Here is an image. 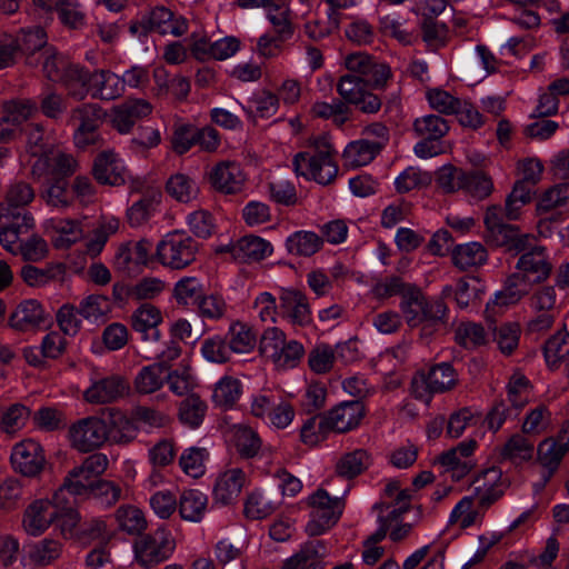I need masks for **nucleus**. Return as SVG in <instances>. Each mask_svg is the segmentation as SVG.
<instances>
[{"label":"nucleus","instance_id":"nucleus-58","mask_svg":"<svg viewBox=\"0 0 569 569\" xmlns=\"http://www.w3.org/2000/svg\"><path fill=\"white\" fill-rule=\"evenodd\" d=\"M229 348L233 353H248L256 346V336L252 330L241 322H233L228 331Z\"/></svg>","mask_w":569,"mask_h":569},{"label":"nucleus","instance_id":"nucleus-40","mask_svg":"<svg viewBox=\"0 0 569 569\" xmlns=\"http://www.w3.org/2000/svg\"><path fill=\"white\" fill-rule=\"evenodd\" d=\"M487 261V250L479 242L459 244L452 250V262L460 270L482 266Z\"/></svg>","mask_w":569,"mask_h":569},{"label":"nucleus","instance_id":"nucleus-48","mask_svg":"<svg viewBox=\"0 0 569 569\" xmlns=\"http://www.w3.org/2000/svg\"><path fill=\"white\" fill-rule=\"evenodd\" d=\"M54 12L60 23L68 29L79 30L86 26L87 14L78 0H60Z\"/></svg>","mask_w":569,"mask_h":569},{"label":"nucleus","instance_id":"nucleus-59","mask_svg":"<svg viewBox=\"0 0 569 569\" xmlns=\"http://www.w3.org/2000/svg\"><path fill=\"white\" fill-rule=\"evenodd\" d=\"M200 351L207 361L218 365L230 361L232 355L227 340L219 335L206 338L201 342Z\"/></svg>","mask_w":569,"mask_h":569},{"label":"nucleus","instance_id":"nucleus-29","mask_svg":"<svg viewBox=\"0 0 569 569\" xmlns=\"http://www.w3.org/2000/svg\"><path fill=\"white\" fill-rule=\"evenodd\" d=\"M182 347L179 340L169 338L161 341L157 338L156 341L151 340L149 343L141 345V353L147 360H157L156 363L162 366V369L168 371L170 363L178 359L181 355Z\"/></svg>","mask_w":569,"mask_h":569},{"label":"nucleus","instance_id":"nucleus-22","mask_svg":"<svg viewBox=\"0 0 569 569\" xmlns=\"http://www.w3.org/2000/svg\"><path fill=\"white\" fill-rule=\"evenodd\" d=\"M161 321V311L150 303L141 305L131 316V327L141 335L142 343H149L151 340L156 341L157 338H161L158 329Z\"/></svg>","mask_w":569,"mask_h":569},{"label":"nucleus","instance_id":"nucleus-54","mask_svg":"<svg viewBox=\"0 0 569 569\" xmlns=\"http://www.w3.org/2000/svg\"><path fill=\"white\" fill-rule=\"evenodd\" d=\"M203 295V286L196 277H182L173 288V297L182 306L197 305Z\"/></svg>","mask_w":569,"mask_h":569},{"label":"nucleus","instance_id":"nucleus-8","mask_svg":"<svg viewBox=\"0 0 569 569\" xmlns=\"http://www.w3.org/2000/svg\"><path fill=\"white\" fill-rule=\"evenodd\" d=\"M10 461L14 471L24 477H37L46 466V456L38 441L24 439L13 446Z\"/></svg>","mask_w":569,"mask_h":569},{"label":"nucleus","instance_id":"nucleus-30","mask_svg":"<svg viewBox=\"0 0 569 569\" xmlns=\"http://www.w3.org/2000/svg\"><path fill=\"white\" fill-rule=\"evenodd\" d=\"M322 247V237L309 230L295 231L284 241L287 252L298 258L312 257L319 252Z\"/></svg>","mask_w":569,"mask_h":569},{"label":"nucleus","instance_id":"nucleus-62","mask_svg":"<svg viewBox=\"0 0 569 569\" xmlns=\"http://www.w3.org/2000/svg\"><path fill=\"white\" fill-rule=\"evenodd\" d=\"M278 507V502L271 500L262 491L251 492L244 503V515L250 519H263L270 516Z\"/></svg>","mask_w":569,"mask_h":569},{"label":"nucleus","instance_id":"nucleus-37","mask_svg":"<svg viewBox=\"0 0 569 569\" xmlns=\"http://www.w3.org/2000/svg\"><path fill=\"white\" fill-rule=\"evenodd\" d=\"M64 273V267L61 263H48L42 268L33 264H24L20 270L22 280L33 288H42L56 281Z\"/></svg>","mask_w":569,"mask_h":569},{"label":"nucleus","instance_id":"nucleus-61","mask_svg":"<svg viewBox=\"0 0 569 569\" xmlns=\"http://www.w3.org/2000/svg\"><path fill=\"white\" fill-rule=\"evenodd\" d=\"M467 171L452 164H445L436 172V183L445 193L462 190Z\"/></svg>","mask_w":569,"mask_h":569},{"label":"nucleus","instance_id":"nucleus-2","mask_svg":"<svg viewBox=\"0 0 569 569\" xmlns=\"http://www.w3.org/2000/svg\"><path fill=\"white\" fill-rule=\"evenodd\" d=\"M198 252V242L184 231L168 232L157 244L158 261L172 270L190 266Z\"/></svg>","mask_w":569,"mask_h":569},{"label":"nucleus","instance_id":"nucleus-32","mask_svg":"<svg viewBox=\"0 0 569 569\" xmlns=\"http://www.w3.org/2000/svg\"><path fill=\"white\" fill-rule=\"evenodd\" d=\"M382 150V143H375L368 139L351 141L343 150L345 166L358 168L369 164Z\"/></svg>","mask_w":569,"mask_h":569},{"label":"nucleus","instance_id":"nucleus-25","mask_svg":"<svg viewBox=\"0 0 569 569\" xmlns=\"http://www.w3.org/2000/svg\"><path fill=\"white\" fill-rule=\"evenodd\" d=\"M535 283L519 271L507 277L503 288L496 292L492 303L499 307H509L527 297Z\"/></svg>","mask_w":569,"mask_h":569},{"label":"nucleus","instance_id":"nucleus-55","mask_svg":"<svg viewBox=\"0 0 569 569\" xmlns=\"http://www.w3.org/2000/svg\"><path fill=\"white\" fill-rule=\"evenodd\" d=\"M38 111L51 120H59L68 109L67 98L53 89L44 90L38 98Z\"/></svg>","mask_w":569,"mask_h":569},{"label":"nucleus","instance_id":"nucleus-36","mask_svg":"<svg viewBox=\"0 0 569 569\" xmlns=\"http://www.w3.org/2000/svg\"><path fill=\"white\" fill-rule=\"evenodd\" d=\"M43 316L40 302L34 299L24 300L10 316V325L17 330L27 331L39 326L43 321Z\"/></svg>","mask_w":569,"mask_h":569},{"label":"nucleus","instance_id":"nucleus-14","mask_svg":"<svg viewBox=\"0 0 569 569\" xmlns=\"http://www.w3.org/2000/svg\"><path fill=\"white\" fill-rule=\"evenodd\" d=\"M153 246L148 239L128 242L118 249L114 266L119 271L133 274L146 266L151 257Z\"/></svg>","mask_w":569,"mask_h":569},{"label":"nucleus","instance_id":"nucleus-3","mask_svg":"<svg viewBox=\"0 0 569 569\" xmlns=\"http://www.w3.org/2000/svg\"><path fill=\"white\" fill-rule=\"evenodd\" d=\"M458 375L449 362L432 366L428 371H418L411 380L412 396L429 403L432 396L443 393L456 387Z\"/></svg>","mask_w":569,"mask_h":569},{"label":"nucleus","instance_id":"nucleus-4","mask_svg":"<svg viewBox=\"0 0 569 569\" xmlns=\"http://www.w3.org/2000/svg\"><path fill=\"white\" fill-rule=\"evenodd\" d=\"M174 549L176 541L171 531L163 525L150 533L140 536L133 545L134 559L144 568H151L168 560Z\"/></svg>","mask_w":569,"mask_h":569},{"label":"nucleus","instance_id":"nucleus-43","mask_svg":"<svg viewBox=\"0 0 569 569\" xmlns=\"http://www.w3.org/2000/svg\"><path fill=\"white\" fill-rule=\"evenodd\" d=\"M161 194L157 190H148L142 197L132 203L127 211V218L131 227H139L147 222L156 207L160 202Z\"/></svg>","mask_w":569,"mask_h":569},{"label":"nucleus","instance_id":"nucleus-52","mask_svg":"<svg viewBox=\"0 0 569 569\" xmlns=\"http://www.w3.org/2000/svg\"><path fill=\"white\" fill-rule=\"evenodd\" d=\"M233 438L236 449L241 457L253 458L259 453L262 441L252 428L243 425L236 426Z\"/></svg>","mask_w":569,"mask_h":569},{"label":"nucleus","instance_id":"nucleus-63","mask_svg":"<svg viewBox=\"0 0 569 569\" xmlns=\"http://www.w3.org/2000/svg\"><path fill=\"white\" fill-rule=\"evenodd\" d=\"M197 306L199 316L208 320L218 321L224 319L229 312L228 303L218 293L203 295Z\"/></svg>","mask_w":569,"mask_h":569},{"label":"nucleus","instance_id":"nucleus-41","mask_svg":"<svg viewBox=\"0 0 569 569\" xmlns=\"http://www.w3.org/2000/svg\"><path fill=\"white\" fill-rule=\"evenodd\" d=\"M207 505L208 498L204 493L196 489L187 490L180 497V516L187 521L199 522L204 516Z\"/></svg>","mask_w":569,"mask_h":569},{"label":"nucleus","instance_id":"nucleus-46","mask_svg":"<svg viewBox=\"0 0 569 569\" xmlns=\"http://www.w3.org/2000/svg\"><path fill=\"white\" fill-rule=\"evenodd\" d=\"M242 393L241 381L231 376H223L214 386L212 401L216 406L231 408Z\"/></svg>","mask_w":569,"mask_h":569},{"label":"nucleus","instance_id":"nucleus-34","mask_svg":"<svg viewBox=\"0 0 569 569\" xmlns=\"http://www.w3.org/2000/svg\"><path fill=\"white\" fill-rule=\"evenodd\" d=\"M489 233V239L498 247L506 248L507 251L519 254L527 250L528 241H533V237L521 233L519 228L512 224H503Z\"/></svg>","mask_w":569,"mask_h":569},{"label":"nucleus","instance_id":"nucleus-57","mask_svg":"<svg viewBox=\"0 0 569 569\" xmlns=\"http://www.w3.org/2000/svg\"><path fill=\"white\" fill-rule=\"evenodd\" d=\"M340 26V13L335 11L327 12V19H312L303 24L305 34L312 41H321L329 37Z\"/></svg>","mask_w":569,"mask_h":569},{"label":"nucleus","instance_id":"nucleus-50","mask_svg":"<svg viewBox=\"0 0 569 569\" xmlns=\"http://www.w3.org/2000/svg\"><path fill=\"white\" fill-rule=\"evenodd\" d=\"M207 403L197 395L184 398L179 406L180 421L191 429L198 428L206 416Z\"/></svg>","mask_w":569,"mask_h":569},{"label":"nucleus","instance_id":"nucleus-27","mask_svg":"<svg viewBox=\"0 0 569 569\" xmlns=\"http://www.w3.org/2000/svg\"><path fill=\"white\" fill-rule=\"evenodd\" d=\"M246 482V473L240 468H231L221 473L213 488V498L221 505L234 501Z\"/></svg>","mask_w":569,"mask_h":569},{"label":"nucleus","instance_id":"nucleus-51","mask_svg":"<svg viewBox=\"0 0 569 569\" xmlns=\"http://www.w3.org/2000/svg\"><path fill=\"white\" fill-rule=\"evenodd\" d=\"M166 191L177 201L187 203L197 197L198 186L189 176L176 173L168 179Z\"/></svg>","mask_w":569,"mask_h":569},{"label":"nucleus","instance_id":"nucleus-16","mask_svg":"<svg viewBox=\"0 0 569 569\" xmlns=\"http://www.w3.org/2000/svg\"><path fill=\"white\" fill-rule=\"evenodd\" d=\"M34 226L30 213L11 216L10 219L0 220V243L10 253L17 256L20 248L21 236L28 233Z\"/></svg>","mask_w":569,"mask_h":569},{"label":"nucleus","instance_id":"nucleus-21","mask_svg":"<svg viewBox=\"0 0 569 569\" xmlns=\"http://www.w3.org/2000/svg\"><path fill=\"white\" fill-rule=\"evenodd\" d=\"M92 172L94 179L101 184L122 186L126 182V170L118 156L111 150L96 157Z\"/></svg>","mask_w":569,"mask_h":569},{"label":"nucleus","instance_id":"nucleus-53","mask_svg":"<svg viewBox=\"0 0 569 569\" xmlns=\"http://www.w3.org/2000/svg\"><path fill=\"white\" fill-rule=\"evenodd\" d=\"M47 39L44 29L36 26L21 29L16 37V40L12 42L17 46V51H21L26 54H32L36 51L47 48Z\"/></svg>","mask_w":569,"mask_h":569},{"label":"nucleus","instance_id":"nucleus-64","mask_svg":"<svg viewBox=\"0 0 569 569\" xmlns=\"http://www.w3.org/2000/svg\"><path fill=\"white\" fill-rule=\"evenodd\" d=\"M569 200V184L558 183L547 189L540 197L537 210L540 213L550 212L567 204Z\"/></svg>","mask_w":569,"mask_h":569},{"label":"nucleus","instance_id":"nucleus-49","mask_svg":"<svg viewBox=\"0 0 569 569\" xmlns=\"http://www.w3.org/2000/svg\"><path fill=\"white\" fill-rule=\"evenodd\" d=\"M311 112L317 118L331 119L339 128L350 119V109L340 99H333L330 103L317 101L312 104Z\"/></svg>","mask_w":569,"mask_h":569},{"label":"nucleus","instance_id":"nucleus-15","mask_svg":"<svg viewBox=\"0 0 569 569\" xmlns=\"http://www.w3.org/2000/svg\"><path fill=\"white\" fill-rule=\"evenodd\" d=\"M209 180L214 190L234 194L241 191L246 178L238 162L221 161L211 169Z\"/></svg>","mask_w":569,"mask_h":569},{"label":"nucleus","instance_id":"nucleus-38","mask_svg":"<svg viewBox=\"0 0 569 569\" xmlns=\"http://www.w3.org/2000/svg\"><path fill=\"white\" fill-rule=\"evenodd\" d=\"M371 463V457L365 449H356L342 455L336 463V473L345 479L361 475Z\"/></svg>","mask_w":569,"mask_h":569},{"label":"nucleus","instance_id":"nucleus-17","mask_svg":"<svg viewBox=\"0 0 569 569\" xmlns=\"http://www.w3.org/2000/svg\"><path fill=\"white\" fill-rule=\"evenodd\" d=\"M365 413L362 402L345 401L325 413L330 431L347 432L356 428Z\"/></svg>","mask_w":569,"mask_h":569},{"label":"nucleus","instance_id":"nucleus-28","mask_svg":"<svg viewBox=\"0 0 569 569\" xmlns=\"http://www.w3.org/2000/svg\"><path fill=\"white\" fill-rule=\"evenodd\" d=\"M1 116L20 130L37 112L38 103L30 98H11L1 102Z\"/></svg>","mask_w":569,"mask_h":569},{"label":"nucleus","instance_id":"nucleus-23","mask_svg":"<svg viewBox=\"0 0 569 569\" xmlns=\"http://www.w3.org/2000/svg\"><path fill=\"white\" fill-rule=\"evenodd\" d=\"M89 96L102 101H111L123 94V83L120 76L106 70L98 69L91 73Z\"/></svg>","mask_w":569,"mask_h":569},{"label":"nucleus","instance_id":"nucleus-6","mask_svg":"<svg viewBox=\"0 0 569 569\" xmlns=\"http://www.w3.org/2000/svg\"><path fill=\"white\" fill-rule=\"evenodd\" d=\"M104 117L106 112L98 103H82L70 111L67 124H77L73 132V142L77 148L86 149L100 142L98 129Z\"/></svg>","mask_w":569,"mask_h":569},{"label":"nucleus","instance_id":"nucleus-60","mask_svg":"<svg viewBox=\"0 0 569 569\" xmlns=\"http://www.w3.org/2000/svg\"><path fill=\"white\" fill-rule=\"evenodd\" d=\"M423 300L425 297L418 287L411 288L405 299H401L400 309L409 327L415 328L422 323Z\"/></svg>","mask_w":569,"mask_h":569},{"label":"nucleus","instance_id":"nucleus-26","mask_svg":"<svg viewBox=\"0 0 569 569\" xmlns=\"http://www.w3.org/2000/svg\"><path fill=\"white\" fill-rule=\"evenodd\" d=\"M230 249L232 258L243 263L260 261L272 253L271 243L253 234L238 239Z\"/></svg>","mask_w":569,"mask_h":569},{"label":"nucleus","instance_id":"nucleus-45","mask_svg":"<svg viewBox=\"0 0 569 569\" xmlns=\"http://www.w3.org/2000/svg\"><path fill=\"white\" fill-rule=\"evenodd\" d=\"M448 308L441 299L423 300L421 335L430 336L447 322Z\"/></svg>","mask_w":569,"mask_h":569},{"label":"nucleus","instance_id":"nucleus-7","mask_svg":"<svg viewBox=\"0 0 569 569\" xmlns=\"http://www.w3.org/2000/svg\"><path fill=\"white\" fill-rule=\"evenodd\" d=\"M106 421L97 416L81 418L68 430L71 448L81 453L92 452L107 442Z\"/></svg>","mask_w":569,"mask_h":569},{"label":"nucleus","instance_id":"nucleus-18","mask_svg":"<svg viewBox=\"0 0 569 569\" xmlns=\"http://www.w3.org/2000/svg\"><path fill=\"white\" fill-rule=\"evenodd\" d=\"M505 488L502 471L497 467L483 470L473 481L475 495L481 507H489L501 498Z\"/></svg>","mask_w":569,"mask_h":569},{"label":"nucleus","instance_id":"nucleus-10","mask_svg":"<svg viewBox=\"0 0 569 569\" xmlns=\"http://www.w3.org/2000/svg\"><path fill=\"white\" fill-rule=\"evenodd\" d=\"M562 432L568 433L566 441L545 439L538 446V460L542 470L540 481L535 485L536 491H540L545 488L547 482L557 471L563 456L569 449V422L567 427L562 428Z\"/></svg>","mask_w":569,"mask_h":569},{"label":"nucleus","instance_id":"nucleus-24","mask_svg":"<svg viewBox=\"0 0 569 569\" xmlns=\"http://www.w3.org/2000/svg\"><path fill=\"white\" fill-rule=\"evenodd\" d=\"M34 199V190L24 181L12 182L6 191L4 201L0 202V220L10 219L11 216L28 213L24 207Z\"/></svg>","mask_w":569,"mask_h":569},{"label":"nucleus","instance_id":"nucleus-56","mask_svg":"<svg viewBox=\"0 0 569 569\" xmlns=\"http://www.w3.org/2000/svg\"><path fill=\"white\" fill-rule=\"evenodd\" d=\"M413 131L420 138L440 140L448 133L449 124L438 114H427L415 120Z\"/></svg>","mask_w":569,"mask_h":569},{"label":"nucleus","instance_id":"nucleus-12","mask_svg":"<svg viewBox=\"0 0 569 569\" xmlns=\"http://www.w3.org/2000/svg\"><path fill=\"white\" fill-rule=\"evenodd\" d=\"M129 388V383L123 377L110 375L93 380L83 397L89 403L106 405L128 395Z\"/></svg>","mask_w":569,"mask_h":569},{"label":"nucleus","instance_id":"nucleus-20","mask_svg":"<svg viewBox=\"0 0 569 569\" xmlns=\"http://www.w3.org/2000/svg\"><path fill=\"white\" fill-rule=\"evenodd\" d=\"M147 28L162 36L181 37L188 31V21L166 7H156L149 13Z\"/></svg>","mask_w":569,"mask_h":569},{"label":"nucleus","instance_id":"nucleus-13","mask_svg":"<svg viewBox=\"0 0 569 569\" xmlns=\"http://www.w3.org/2000/svg\"><path fill=\"white\" fill-rule=\"evenodd\" d=\"M279 315L292 325L305 327L311 322V309L306 293L293 288H281Z\"/></svg>","mask_w":569,"mask_h":569},{"label":"nucleus","instance_id":"nucleus-31","mask_svg":"<svg viewBox=\"0 0 569 569\" xmlns=\"http://www.w3.org/2000/svg\"><path fill=\"white\" fill-rule=\"evenodd\" d=\"M106 429L107 441L117 445L130 443L138 435V427L134 421L119 410H111L109 412Z\"/></svg>","mask_w":569,"mask_h":569},{"label":"nucleus","instance_id":"nucleus-5","mask_svg":"<svg viewBox=\"0 0 569 569\" xmlns=\"http://www.w3.org/2000/svg\"><path fill=\"white\" fill-rule=\"evenodd\" d=\"M311 506L310 520L306 532L310 537L323 535L340 519L345 501L341 497H331L325 489H318L309 497Z\"/></svg>","mask_w":569,"mask_h":569},{"label":"nucleus","instance_id":"nucleus-19","mask_svg":"<svg viewBox=\"0 0 569 569\" xmlns=\"http://www.w3.org/2000/svg\"><path fill=\"white\" fill-rule=\"evenodd\" d=\"M328 548L323 541L313 539L301 545L299 551L287 559L283 569H325Z\"/></svg>","mask_w":569,"mask_h":569},{"label":"nucleus","instance_id":"nucleus-11","mask_svg":"<svg viewBox=\"0 0 569 569\" xmlns=\"http://www.w3.org/2000/svg\"><path fill=\"white\" fill-rule=\"evenodd\" d=\"M61 503L54 500H37L31 503L23 515V529L30 536L38 537L42 535L51 523L58 520L59 506Z\"/></svg>","mask_w":569,"mask_h":569},{"label":"nucleus","instance_id":"nucleus-42","mask_svg":"<svg viewBox=\"0 0 569 569\" xmlns=\"http://www.w3.org/2000/svg\"><path fill=\"white\" fill-rule=\"evenodd\" d=\"M114 517L119 529L131 536L141 535L148 527V522L142 510L132 505L120 506L117 509Z\"/></svg>","mask_w":569,"mask_h":569},{"label":"nucleus","instance_id":"nucleus-47","mask_svg":"<svg viewBox=\"0 0 569 569\" xmlns=\"http://www.w3.org/2000/svg\"><path fill=\"white\" fill-rule=\"evenodd\" d=\"M543 356L550 368H557L569 357V332L559 330L543 346Z\"/></svg>","mask_w":569,"mask_h":569},{"label":"nucleus","instance_id":"nucleus-39","mask_svg":"<svg viewBox=\"0 0 569 569\" xmlns=\"http://www.w3.org/2000/svg\"><path fill=\"white\" fill-rule=\"evenodd\" d=\"M535 443L530 436L522 433L512 435L500 450V456L515 463H521L532 459Z\"/></svg>","mask_w":569,"mask_h":569},{"label":"nucleus","instance_id":"nucleus-1","mask_svg":"<svg viewBox=\"0 0 569 569\" xmlns=\"http://www.w3.org/2000/svg\"><path fill=\"white\" fill-rule=\"evenodd\" d=\"M292 166L298 176L322 186L333 182L339 171L332 146L326 137L315 138L309 150L293 157Z\"/></svg>","mask_w":569,"mask_h":569},{"label":"nucleus","instance_id":"nucleus-44","mask_svg":"<svg viewBox=\"0 0 569 569\" xmlns=\"http://www.w3.org/2000/svg\"><path fill=\"white\" fill-rule=\"evenodd\" d=\"M167 371L159 363H152L141 368L137 373L133 386L140 395H150L158 391L166 381Z\"/></svg>","mask_w":569,"mask_h":569},{"label":"nucleus","instance_id":"nucleus-35","mask_svg":"<svg viewBox=\"0 0 569 569\" xmlns=\"http://www.w3.org/2000/svg\"><path fill=\"white\" fill-rule=\"evenodd\" d=\"M91 73L87 68L71 62L58 82L63 84L69 97L83 100L89 96Z\"/></svg>","mask_w":569,"mask_h":569},{"label":"nucleus","instance_id":"nucleus-9","mask_svg":"<svg viewBox=\"0 0 569 569\" xmlns=\"http://www.w3.org/2000/svg\"><path fill=\"white\" fill-rule=\"evenodd\" d=\"M519 254L516 270L535 284L542 283L550 277L552 264L545 247L533 244V241H528L527 250Z\"/></svg>","mask_w":569,"mask_h":569},{"label":"nucleus","instance_id":"nucleus-33","mask_svg":"<svg viewBox=\"0 0 569 569\" xmlns=\"http://www.w3.org/2000/svg\"><path fill=\"white\" fill-rule=\"evenodd\" d=\"M97 480L86 477L84 473L73 467L66 476L61 487L53 493L54 500L62 503V498H66L64 493L67 492L73 496L76 500L87 501Z\"/></svg>","mask_w":569,"mask_h":569}]
</instances>
